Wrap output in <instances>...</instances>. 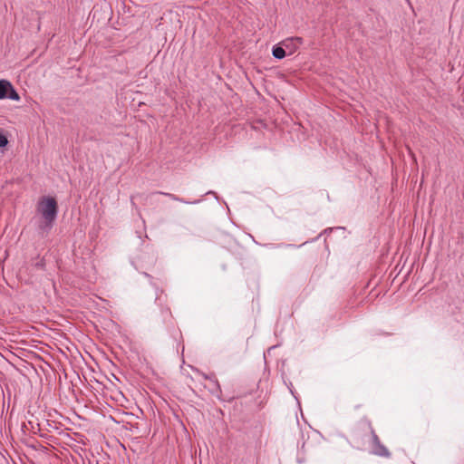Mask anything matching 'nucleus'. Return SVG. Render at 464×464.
Masks as SVG:
<instances>
[{
	"mask_svg": "<svg viewBox=\"0 0 464 464\" xmlns=\"http://www.w3.org/2000/svg\"><path fill=\"white\" fill-rule=\"evenodd\" d=\"M36 211L41 216L42 221L38 224L39 232L47 234L53 227L58 215V204L53 197H42L36 205Z\"/></svg>",
	"mask_w": 464,
	"mask_h": 464,
	"instance_id": "nucleus-1",
	"label": "nucleus"
},
{
	"mask_svg": "<svg viewBox=\"0 0 464 464\" xmlns=\"http://www.w3.org/2000/svg\"><path fill=\"white\" fill-rule=\"evenodd\" d=\"M364 424L367 426L372 440V453L381 457H390L391 453L387 450V448L382 445L375 433L373 428L372 427V424L369 420H363Z\"/></svg>",
	"mask_w": 464,
	"mask_h": 464,
	"instance_id": "nucleus-2",
	"label": "nucleus"
},
{
	"mask_svg": "<svg viewBox=\"0 0 464 464\" xmlns=\"http://www.w3.org/2000/svg\"><path fill=\"white\" fill-rule=\"evenodd\" d=\"M303 43L304 40L302 37L295 36L283 40L280 44L285 48V51H288L289 54H293L303 44Z\"/></svg>",
	"mask_w": 464,
	"mask_h": 464,
	"instance_id": "nucleus-3",
	"label": "nucleus"
},
{
	"mask_svg": "<svg viewBox=\"0 0 464 464\" xmlns=\"http://www.w3.org/2000/svg\"><path fill=\"white\" fill-rule=\"evenodd\" d=\"M272 54L276 59H283L286 55L285 48L283 45H275L272 50Z\"/></svg>",
	"mask_w": 464,
	"mask_h": 464,
	"instance_id": "nucleus-4",
	"label": "nucleus"
},
{
	"mask_svg": "<svg viewBox=\"0 0 464 464\" xmlns=\"http://www.w3.org/2000/svg\"><path fill=\"white\" fill-rule=\"evenodd\" d=\"M8 88H11V83L5 80H0V100L6 98Z\"/></svg>",
	"mask_w": 464,
	"mask_h": 464,
	"instance_id": "nucleus-5",
	"label": "nucleus"
},
{
	"mask_svg": "<svg viewBox=\"0 0 464 464\" xmlns=\"http://www.w3.org/2000/svg\"><path fill=\"white\" fill-rule=\"evenodd\" d=\"M197 372L202 376V378H204L205 380H208L212 382V384L217 388V389H220V386H219V383H218V381L217 380L215 374H206L204 372H201L199 371H197Z\"/></svg>",
	"mask_w": 464,
	"mask_h": 464,
	"instance_id": "nucleus-6",
	"label": "nucleus"
},
{
	"mask_svg": "<svg viewBox=\"0 0 464 464\" xmlns=\"http://www.w3.org/2000/svg\"><path fill=\"white\" fill-rule=\"evenodd\" d=\"M6 98H8L10 100H13V101H19L20 100L19 94L14 89V87L12 85H11V88H8Z\"/></svg>",
	"mask_w": 464,
	"mask_h": 464,
	"instance_id": "nucleus-7",
	"label": "nucleus"
},
{
	"mask_svg": "<svg viewBox=\"0 0 464 464\" xmlns=\"http://www.w3.org/2000/svg\"><path fill=\"white\" fill-rule=\"evenodd\" d=\"M8 143L7 138L2 130H0V148L6 146Z\"/></svg>",
	"mask_w": 464,
	"mask_h": 464,
	"instance_id": "nucleus-8",
	"label": "nucleus"
},
{
	"mask_svg": "<svg viewBox=\"0 0 464 464\" xmlns=\"http://www.w3.org/2000/svg\"><path fill=\"white\" fill-rule=\"evenodd\" d=\"M159 194H161V195H165L166 197H168L169 198L172 199V200H175L177 199V196L174 195V194H171V193H165V192H158Z\"/></svg>",
	"mask_w": 464,
	"mask_h": 464,
	"instance_id": "nucleus-9",
	"label": "nucleus"
},
{
	"mask_svg": "<svg viewBox=\"0 0 464 464\" xmlns=\"http://www.w3.org/2000/svg\"><path fill=\"white\" fill-rule=\"evenodd\" d=\"M174 201H179V202H182V203H188L187 201H185L184 199L179 198L178 196H177V199H175Z\"/></svg>",
	"mask_w": 464,
	"mask_h": 464,
	"instance_id": "nucleus-10",
	"label": "nucleus"
}]
</instances>
